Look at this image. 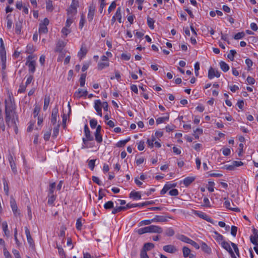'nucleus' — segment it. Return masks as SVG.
Listing matches in <instances>:
<instances>
[{
  "label": "nucleus",
  "instance_id": "f257e3e1",
  "mask_svg": "<svg viewBox=\"0 0 258 258\" xmlns=\"http://www.w3.org/2000/svg\"><path fill=\"white\" fill-rule=\"evenodd\" d=\"M162 232L163 230L161 227L154 225L140 228L137 230L138 233L140 235L146 233H161Z\"/></svg>",
  "mask_w": 258,
  "mask_h": 258
},
{
  "label": "nucleus",
  "instance_id": "f03ea898",
  "mask_svg": "<svg viewBox=\"0 0 258 258\" xmlns=\"http://www.w3.org/2000/svg\"><path fill=\"white\" fill-rule=\"evenodd\" d=\"M13 111V108L12 103H11V105H8L7 104V101L5 100V114H6V117L5 120L6 123L8 124V125H9L10 122L11 121L12 116H11V113Z\"/></svg>",
  "mask_w": 258,
  "mask_h": 258
},
{
  "label": "nucleus",
  "instance_id": "7ed1b4c3",
  "mask_svg": "<svg viewBox=\"0 0 258 258\" xmlns=\"http://www.w3.org/2000/svg\"><path fill=\"white\" fill-rule=\"evenodd\" d=\"M84 133L86 138L83 139V142L85 145H86L88 141H93L94 138L93 137L91 136V132L87 124H85L84 126Z\"/></svg>",
  "mask_w": 258,
  "mask_h": 258
},
{
  "label": "nucleus",
  "instance_id": "20e7f679",
  "mask_svg": "<svg viewBox=\"0 0 258 258\" xmlns=\"http://www.w3.org/2000/svg\"><path fill=\"white\" fill-rule=\"evenodd\" d=\"M78 5V2L72 3L71 5L68 10V17L71 16L73 18L74 16L77 14V7Z\"/></svg>",
  "mask_w": 258,
  "mask_h": 258
},
{
  "label": "nucleus",
  "instance_id": "39448f33",
  "mask_svg": "<svg viewBox=\"0 0 258 258\" xmlns=\"http://www.w3.org/2000/svg\"><path fill=\"white\" fill-rule=\"evenodd\" d=\"M66 44L67 41H63L62 40H59L54 49L55 52L62 53L63 49Z\"/></svg>",
  "mask_w": 258,
  "mask_h": 258
},
{
  "label": "nucleus",
  "instance_id": "423d86ee",
  "mask_svg": "<svg viewBox=\"0 0 258 258\" xmlns=\"http://www.w3.org/2000/svg\"><path fill=\"white\" fill-rule=\"evenodd\" d=\"M220 76V73L217 71L215 70L213 68L211 67L208 71V78L209 79H212L215 77L219 78Z\"/></svg>",
  "mask_w": 258,
  "mask_h": 258
},
{
  "label": "nucleus",
  "instance_id": "0eeeda50",
  "mask_svg": "<svg viewBox=\"0 0 258 258\" xmlns=\"http://www.w3.org/2000/svg\"><path fill=\"white\" fill-rule=\"evenodd\" d=\"M101 126L100 125H98L96 130L95 133V140L98 143H101L102 141V136L101 135Z\"/></svg>",
  "mask_w": 258,
  "mask_h": 258
},
{
  "label": "nucleus",
  "instance_id": "6e6552de",
  "mask_svg": "<svg viewBox=\"0 0 258 258\" xmlns=\"http://www.w3.org/2000/svg\"><path fill=\"white\" fill-rule=\"evenodd\" d=\"M101 102L100 100H96L94 103V108L97 112V114L100 116H102V108H101Z\"/></svg>",
  "mask_w": 258,
  "mask_h": 258
},
{
  "label": "nucleus",
  "instance_id": "1a4fd4ad",
  "mask_svg": "<svg viewBox=\"0 0 258 258\" xmlns=\"http://www.w3.org/2000/svg\"><path fill=\"white\" fill-rule=\"evenodd\" d=\"M57 113L58 108L55 107L53 109L51 113V122L53 125H56V124Z\"/></svg>",
  "mask_w": 258,
  "mask_h": 258
},
{
  "label": "nucleus",
  "instance_id": "9d476101",
  "mask_svg": "<svg viewBox=\"0 0 258 258\" xmlns=\"http://www.w3.org/2000/svg\"><path fill=\"white\" fill-rule=\"evenodd\" d=\"M183 255L184 257L195 258V256L190 253V249L186 246L182 248Z\"/></svg>",
  "mask_w": 258,
  "mask_h": 258
},
{
  "label": "nucleus",
  "instance_id": "9b49d317",
  "mask_svg": "<svg viewBox=\"0 0 258 258\" xmlns=\"http://www.w3.org/2000/svg\"><path fill=\"white\" fill-rule=\"evenodd\" d=\"M253 233L254 235L250 236V240L252 243L255 245H257L258 240V231L257 230L254 228L253 229Z\"/></svg>",
  "mask_w": 258,
  "mask_h": 258
},
{
  "label": "nucleus",
  "instance_id": "f8f14e48",
  "mask_svg": "<svg viewBox=\"0 0 258 258\" xmlns=\"http://www.w3.org/2000/svg\"><path fill=\"white\" fill-rule=\"evenodd\" d=\"M163 249L167 252L173 253L177 251L175 246L173 245H166L163 247Z\"/></svg>",
  "mask_w": 258,
  "mask_h": 258
},
{
  "label": "nucleus",
  "instance_id": "ddd939ff",
  "mask_svg": "<svg viewBox=\"0 0 258 258\" xmlns=\"http://www.w3.org/2000/svg\"><path fill=\"white\" fill-rule=\"evenodd\" d=\"M88 94V92L86 90L79 89L75 93V97L79 98L82 96H86Z\"/></svg>",
  "mask_w": 258,
  "mask_h": 258
},
{
  "label": "nucleus",
  "instance_id": "4468645a",
  "mask_svg": "<svg viewBox=\"0 0 258 258\" xmlns=\"http://www.w3.org/2000/svg\"><path fill=\"white\" fill-rule=\"evenodd\" d=\"M26 65L28 66L29 71L32 73L35 71L36 61H26Z\"/></svg>",
  "mask_w": 258,
  "mask_h": 258
},
{
  "label": "nucleus",
  "instance_id": "2eb2a0df",
  "mask_svg": "<svg viewBox=\"0 0 258 258\" xmlns=\"http://www.w3.org/2000/svg\"><path fill=\"white\" fill-rule=\"evenodd\" d=\"M201 249L204 252L208 254L211 253L212 249L211 247L209 246L205 242L201 241Z\"/></svg>",
  "mask_w": 258,
  "mask_h": 258
},
{
  "label": "nucleus",
  "instance_id": "dca6fc26",
  "mask_svg": "<svg viewBox=\"0 0 258 258\" xmlns=\"http://www.w3.org/2000/svg\"><path fill=\"white\" fill-rule=\"evenodd\" d=\"M73 18L71 16L68 17L66 22V27L63 28L61 32H67V31H69V30L68 28L70 27V25L73 23Z\"/></svg>",
  "mask_w": 258,
  "mask_h": 258
},
{
  "label": "nucleus",
  "instance_id": "f3484780",
  "mask_svg": "<svg viewBox=\"0 0 258 258\" xmlns=\"http://www.w3.org/2000/svg\"><path fill=\"white\" fill-rule=\"evenodd\" d=\"M224 205L225 206L226 208L229 209V210H231V211H234V212H239L240 211V209L238 208H232L231 207V203H230V202L227 200L225 201L224 202Z\"/></svg>",
  "mask_w": 258,
  "mask_h": 258
},
{
  "label": "nucleus",
  "instance_id": "a211bd4d",
  "mask_svg": "<svg viewBox=\"0 0 258 258\" xmlns=\"http://www.w3.org/2000/svg\"><path fill=\"white\" fill-rule=\"evenodd\" d=\"M153 222H164L167 221L166 217L162 216L156 215L153 219H152Z\"/></svg>",
  "mask_w": 258,
  "mask_h": 258
},
{
  "label": "nucleus",
  "instance_id": "6ab92c4d",
  "mask_svg": "<svg viewBox=\"0 0 258 258\" xmlns=\"http://www.w3.org/2000/svg\"><path fill=\"white\" fill-rule=\"evenodd\" d=\"M195 180V177H187L183 180V183L185 186H188Z\"/></svg>",
  "mask_w": 258,
  "mask_h": 258
},
{
  "label": "nucleus",
  "instance_id": "aec40b11",
  "mask_svg": "<svg viewBox=\"0 0 258 258\" xmlns=\"http://www.w3.org/2000/svg\"><path fill=\"white\" fill-rule=\"evenodd\" d=\"M87 52V49L86 47H84L83 45L80 49V50L78 53V55L81 59L84 57Z\"/></svg>",
  "mask_w": 258,
  "mask_h": 258
},
{
  "label": "nucleus",
  "instance_id": "412c9836",
  "mask_svg": "<svg viewBox=\"0 0 258 258\" xmlns=\"http://www.w3.org/2000/svg\"><path fill=\"white\" fill-rule=\"evenodd\" d=\"M154 247V244L153 243L148 242L144 244L142 250H145V251L147 252L148 251L153 249Z\"/></svg>",
  "mask_w": 258,
  "mask_h": 258
},
{
  "label": "nucleus",
  "instance_id": "4be33fe9",
  "mask_svg": "<svg viewBox=\"0 0 258 258\" xmlns=\"http://www.w3.org/2000/svg\"><path fill=\"white\" fill-rule=\"evenodd\" d=\"M133 198L135 200L141 199V194L140 192L132 191L130 192V198Z\"/></svg>",
  "mask_w": 258,
  "mask_h": 258
},
{
  "label": "nucleus",
  "instance_id": "5701e85b",
  "mask_svg": "<svg viewBox=\"0 0 258 258\" xmlns=\"http://www.w3.org/2000/svg\"><path fill=\"white\" fill-rule=\"evenodd\" d=\"M199 217L203 218L204 220H206L207 221L212 223L214 224L213 220L207 215L204 214V213H201L199 215Z\"/></svg>",
  "mask_w": 258,
  "mask_h": 258
},
{
  "label": "nucleus",
  "instance_id": "b1692460",
  "mask_svg": "<svg viewBox=\"0 0 258 258\" xmlns=\"http://www.w3.org/2000/svg\"><path fill=\"white\" fill-rule=\"evenodd\" d=\"M2 226H3V231L5 233V235L6 236H8L9 235L10 232L8 229V226L7 222L6 221H4L2 223Z\"/></svg>",
  "mask_w": 258,
  "mask_h": 258
},
{
  "label": "nucleus",
  "instance_id": "393cba45",
  "mask_svg": "<svg viewBox=\"0 0 258 258\" xmlns=\"http://www.w3.org/2000/svg\"><path fill=\"white\" fill-rule=\"evenodd\" d=\"M220 66L221 69L224 72H227L229 69V66L223 61H221L220 62Z\"/></svg>",
  "mask_w": 258,
  "mask_h": 258
},
{
  "label": "nucleus",
  "instance_id": "a878e982",
  "mask_svg": "<svg viewBox=\"0 0 258 258\" xmlns=\"http://www.w3.org/2000/svg\"><path fill=\"white\" fill-rule=\"evenodd\" d=\"M214 233L215 234L214 237L217 242H220L223 240L224 237L217 231H214Z\"/></svg>",
  "mask_w": 258,
  "mask_h": 258
},
{
  "label": "nucleus",
  "instance_id": "bb28decb",
  "mask_svg": "<svg viewBox=\"0 0 258 258\" xmlns=\"http://www.w3.org/2000/svg\"><path fill=\"white\" fill-rule=\"evenodd\" d=\"M178 239L180 240L181 241L184 242L185 243L190 244L191 241V239L189 238L188 237H186V236L184 235H181L179 236Z\"/></svg>",
  "mask_w": 258,
  "mask_h": 258
},
{
  "label": "nucleus",
  "instance_id": "cd10ccee",
  "mask_svg": "<svg viewBox=\"0 0 258 258\" xmlns=\"http://www.w3.org/2000/svg\"><path fill=\"white\" fill-rule=\"evenodd\" d=\"M11 206L12 209L13 211L15 213L17 210V206L16 202L15 200V199L13 198H11V201H10Z\"/></svg>",
  "mask_w": 258,
  "mask_h": 258
},
{
  "label": "nucleus",
  "instance_id": "c85d7f7f",
  "mask_svg": "<svg viewBox=\"0 0 258 258\" xmlns=\"http://www.w3.org/2000/svg\"><path fill=\"white\" fill-rule=\"evenodd\" d=\"M50 100V98L49 96H45V97L44 98V106H43V110H46V109H47V108L49 106V104Z\"/></svg>",
  "mask_w": 258,
  "mask_h": 258
},
{
  "label": "nucleus",
  "instance_id": "c756f323",
  "mask_svg": "<svg viewBox=\"0 0 258 258\" xmlns=\"http://www.w3.org/2000/svg\"><path fill=\"white\" fill-rule=\"evenodd\" d=\"M128 141H129V138H127L124 140L120 141L116 144V146L117 147H124Z\"/></svg>",
  "mask_w": 258,
  "mask_h": 258
},
{
  "label": "nucleus",
  "instance_id": "7c9ffc66",
  "mask_svg": "<svg viewBox=\"0 0 258 258\" xmlns=\"http://www.w3.org/2000/svg\"><path fill=\"white\" fill-rule=\"evenodd\" d=\"M168 119H169V115L167 116H164V117H158L156 119V123L157 124H159L162 122H164L165 121L168 120Z\"/></svg>",
  "mask_w": 258,
  "mask_h": 258
},
{
  "label": "nucleus",
  "instance_id": "2f4dec72",
  "mask_svg": "<svg viewBox=\"0 0 258 258\" xmlns=\"http://www.w3.org/2000/svg\"><path fill=\"white\" fill-rule=\"evenodd\" d=\"M22 27V22L20 21L16 22L15 24V30L17 32H20Z\"/></svg>",
  "mask_w": 258,
  "mask_h": 258
},
{
  "label": "nucleus",
  "instance_id": "473e14b6",
  "mask_svg": "<svg viewBox=\"0 0 258 258\" xmlns=\"http://www.w3.org/2000/svg\"><path fill=\"white\" fill-rule=\"evenodd\" d=\"M236 54V51L235 50H230L229 53L228 54L227 57L233 61L234 60V55Z\"/></svg>",
  "mask_w": 258,
  "mask_h": 258
},
{
  "label": "nucleus",
  "instance_id": "72a5a7b5",
  "mask_svg": "<svg viewBox=\"0 0 258 258\" xmlns=\"http://www.w3.org/2000/svg\"><path fill=\"white\" fill-rule=\"evenodd\" d=\"M109 66V62H99L98 64V68L100 70H102L104 68L108 67Z\"/></svg>",
  "mask_w": 258,
  "mask_h": 258
},
{
  "label": "nucleus",
  "instance_id": "f704fd0d",
  "mask_svg": "<svg viewBox=\"0 0 258 258\" xmlns=\"http://www.w3.org/2000/svg\"><path fill=\"white\" fill-rule=\"evenodd\" d=\"M59 124L57 123L53 128L52 137L56 138L59 133Z\"/></svg>",
  "mask_w": 258,
  "mask_h": 258
},
{
  "label": "nucleus",
  "instance_id": "c9c22d12",
  "mask_svg": "<svg viewBox=\"0 0 258 258\" xmlns=\"http://www.w3.org/2000/svg\"><path fill=\"white\" fill-rule=\"evenodd\" d=\"M114 204L112 201H108L104 205V207L105 209H110L113 208Z\"/></svg>",
  "mask_w": 258,
  "mask_h": 258
},
{
  "label": "nucleus",
  "instance_id": "e433bc0d",
  "mask_svg": "<svg viewBox=\"0 0 258 258\" xmlns=\"http://www.w3.org/2000/svg\"><path fill=\"white\" fill-rule=\"evenodd\" d=\"M55 200V197L53 194L48 195V200L47 203L48 205H52Z\"/></svg>",
  "mask_w": 258,
  "mask_h": 258
},
{
  "label": "nucleus",
  "instance_id": "4c0bfd02",
  "mask_svg": "<svg viewBox=\"0 0 258 258\" xmlns=\"http://www.w3.org/2000/svg\"><path fill=\"white\" fill-rule=\"evenodd\" d=\"M174 233V231L172 228H168L165 231V235L168 236H172Z\"/></svg>",
  "mask_w": 258,
  "mask_h": 258
},
{
  "label": "nucleus",
  "instance_id": "58836bf2",
  "mask_svg": "<svg viewBox=\"0 0 258 258\" xmlns=\"http://www.w3.org/2000/svg\"><path fill=\"white\" fill-rule=\"evenodd\" d=\"M86 77V74H83L81 75L80 78V83L81 87H83L85 84V79Z\"/></svg>",
  "mask_w": 258,
  "mask_h": 258
},
{
  "label": "nucleus",
  "instance_id": "ea45409f",
  "mask_svg": "<svg viewBox=\"0 0 258 258\" xmlns=\"http://www.w3.org/2000/svg\"><path fill=\"white\" fill-rule=\"evenodd\" d=\"M35 51L34 47L32 45L28 44L26 47V52L27 53L31 54Z\"/></svg>",
  "mask_w": 258,
  "mask_h": 258
},
{
  "label": "nucleus",
  "instance_id": "a19ab883",
  "mask_svg": "<svg viewBox=\"0 0 258 258\" xmlns=\"http://www.w3.org/2000/svg\"><path fill=\"white\" fill-rule=\"evenodd\" d=\"M4 188L6 194L8 196L9 195V186L8 182L5 178L3 179Z\"/></svg>",
  "mask_w": 258,
  "mask_h": 258
},
{
  "label": "nucleus",
  "instance_id": "79ce46f5",
  "mask_svg": "<svg viewBox=\"0 0 258 258\" xmlns=\"http://www.w3.org/2000/svg\"><path fill=\"white\" fill-rule=\"evenodd\" d=\"M147 23H148V26L151 29H153L154 28V20L151 18L148 17L147 19Z\"/></svg>",
  "mask_w": 258,
  "mask_h": 258
},
{
  "label": "nucleus",
  "instance_id": "37998d69",
  "mask_svg": "<svg viewBox=\"0 0 258 258\" xmlns=\"http://www.w3.org/2000/svg\"><path fill=\"white\" fill-rule=\"evenodd\" d=\"M155 141V138L154 136H152V139L147 140V143L149 147L153 148L154 146V142Z\"/></svg>",
  "mask_w": 258,
  "mask_h": 258
},
{
  "label": "nucleus",
  "instance_id": "c03bdc74",
  "mask_svg": "<svg viewBox=\"0 0 258 258\" xmlns=\"http://www.w3.org/2000/svg\"><path fill=\"white\" fill-rule=\"evenodd\" d=\"M82 219L81 218H79L77 220L76 222V228L80 230L81 229L82 223Z\"/></svg>",
  "mask_w": 258,
  "mask_h": 258
},
{
  "label": "nucleus",
  "instance_id": "a18cd8bd",
  "mask_svg": "<svg viewBox=\"0 0 258 258\" xmlns=\"http://www.w3.org/2000/svg\"><path fill=\"white\" fill-rule=\"evenodd\" d=\"M115 16L116 17L117 19L119 20V22H121V8L118 7L117 9V11L116 12Z\"/></svg>",
  "mask_w": 258,
  "mask_h": 258
},
{
  "label": "nucleus",
  "instance_id": "49530a36",
  "mask_svg": "<svg viewBox=\"0 0 258 258\" xmlns=\"http://www.w3.org/2000/svg\"><path fill=\"white\" fill-rule=\"evenodd\" d=\"M46 9L49 11H51L53 10V6L52 1L48 0L46 1Z\"/></svg>",
  "mask_w": 258,
  "mask_h": 258
},
{
  "label": "nucleus",
  "instance_id": "de8ad7c7",
  "mask_svg": "<svg viewBox=\"0 0 258 258\" xmlns=\"http://www.w3.org/2000/svg\"><path fill=\"white\" fill-rule=\"evenodd\" d=\"M66 230V228L64 226H62L60 227V233L59 234V236L63 238V239L65 236V231Z\"/></svg>",
  "mask_w": 258,
  "mask_h": 258
},
{
  "label": "nucleus",
  "instance_id": "09e8293b",
  "mask_svg": "<svg viewBox=\"0 0 258 258\" xmlns=\"http://www.w3.org/2000/svg\"><path fill=\"white\" fill-rule=\"evenodd\" d=\"M221 246L225 250H228V249H230V247H231L229 243L225 241H223L221 242Z\"/></svg>",
  "mask_w": 258,
  "mask_h": 258
},
{
  "label": "nucleus",
  "instance_id": "8fccbe9b",
  "mask_svg": "<svg viewBox=\"0 0 258 258\" xmlns=\"http://www.w3.org/2000/svg\"><path fill=\"white\" fill-rule=\"evenodd\" d=\"M214 185L215 183L213 181H209L207 188L210 192H213L214 191Z\"/></svg>",
  "mask_w": 258,
  "mask_h": 258
},
{
  "label": "nucleus",
  "instance_id": "3c124183",
  "mask_svg": "<svg viewBox=\"0 0 258 258\" xmlns=\"http://www.w3.org/2000/svg\"><path fill=\"white\" fill-rule=\"evenodd\" d=\"M48 31L46 26L45 25L40 24L39 32H47Z\"/></svg>",
  "mask_w": 258,
  "mask_h": 258
},
{
  "label": "nucleus",
  "instance_id": "603ef678",
  "mask_svg": "<svg viewBox=\"0 0 258 258\" xmlns=\"http://www.w3.org/2000/svg\"><path fill=\"white\" fill-rule=\"evenodd\" d=\"M27 241L29 244H30V246H31L32 248L34 247V240L31 237V236H29L27 237Z\"/></svg>",
  "mask_w": 258,
  "mask_h": 258
},
{
  "label": "nucleus",
  "instance_id": "864d4df0",
  "mask_svg": "<svg viewBox=\"0 0 258 258\" xmlns=\"http://www.w3.org/2000/svg\"><path fill=\"white\" fill-rule=\"evenodd\" d=\"M219 35H220V33H218ZM221 39L223 40L224 41H225L227 42L228 44H230V42L229 41V38L228 36V34H223V33H220Z\"/></svg>",
  "mask_w": 258,
  "mask_h": 258
},
{
  "label": "nucleus",
  "instance_id": "5fc2aeb1",
  "mask_svg": "<svg viewBox=\"0 0 258 258\" xmlns=\"http://www.w3.org/2000/svg\"><path fill=\"white\" fill-rule=\"evenodd\" d=\"M96 160L92 159L90 160L88 162L89 167L90 168L91 170H93L95 167V162Z\"/></svg>",
  "mask_w": 258,
  "mask_h": 258
},
{
  "label": "nucleus",
  "instance_id": "6e6d98bb",
  "mask_svg": "<svg viewBox=\"0 0 258 258\" xmlns=\"http://www.w3.org/2000/svg\"><path fill=\"white\" fill-rule=\"evenodd\" d=\"M127 208H129V204H127L125 207L124 206H119L116 207L115 208L117 210V213L120 212L121 211L126 210Z\"/></svg>",
  "mask_w": 258,
  "mask_h": 258
},
{
  "label": "nucleus",
  "instance_id": "4d7b16f0",
  "mask_svg": "<svg viewBox=\"0 0 258 258\" xmlns=\"http://www.w3.org/2000/svg\"><path fill=\"white\" fill-rule=\"evenodd\" d=\"M97 121L95 119H91L90 120V124L92 128H95L96 127Z\"/></svg>",
  "mask_w": 258,
  "mask_h": 258
},
{
  "label": "nucleus",
  "instance_id": "13d9d810",
  "mask_svg": "<svg viewBox=\"0 0 258 258\" xmlns=\"http://www.w3.org/2000/svg\"><path fill=\"white\" fill-rule=\"evenodd\" d=\"M55 187V183L54 182L52 183L49 185V194H53L54 189Z\"/></svg>",
  "mask_w": 258,
  "mask_h": 258
},
{
  "label": "nucleus",
  "instance_id": "bf43d9fd",
  "mask_svg": "<svg viewBox=\"0 0 258 258\" xmlns=\"http://www.w3.org/2000/svg\"><path fill=\"white\" fill-rule=\"evenodd\" d=\"M237 227H236L235 226H232L231 229V234L233 236H234V237L236 236V235L237 233Z\"/></svg>",
  "mask_w": 258,
  "mask_h": 258
},
{
  "label": "nucleus",
  "instance_id": "052dcab7",
  "mask_svg": "<svg viewBox=\"0 0 258 258\" xmlns=\"http://www.w3.org/2000/svg\"><path fill=\"white\" fill-rule=\"evenodd\" d=\"M243 164V163L241 161H234L232 162V165L233 166L234 170L235 169V168L236 167H239L240 166L242 165Z\"/></svg>",
  "mask_w": 258,
  "mask_h": 258
},
{
  "label": "nucleus",
  "instance_id": "680f3d73",
  "mask_svg": "<svg viewBox=\"0 0 258 258\" xmlns=\"http://www.w3.org/2000/svg\"><path fill=\"white\" fill-rule=\"evenodd\" d=\"M92 180L94 182L96 183L98 185H101L102 184L101 181L100 180L99 178L96 176H93Z\"/></svg>",
  "mask_w": 258,
  "mask_h": 258
},
{
  "label": "nucleus",
  "instance_id": "e2e57ef3",
  "mask_svg": "<svg viewBox=\"0 0 258 258\" xmlns=\"http://www.w3.org/2000/svg\"><path fill=\"white\" fill-rule=\"evenodd\" d=\"M221 169H227L229 170H234L233 165H224L223 166L221 167Z\"/></svg>",
  "mask_w": 258,
  "mask_h": 258
},
{
  "label": "nucleus",
  "instance_id": "0e129e2a",
  "mask_svg": "<svg viewBox=\"0 0 258 258\" xmlns=\"http://www.w3.org/2000/svg\"><path fill=\"white\" fill-rule=\"evenodd\" d=\"M169 194L170 196H176L178 195V191L177 189H172L169 191Z\"/></svg>",
  "mask_w": 258,
  "mask_h": 258
},
{
  "label": "nucleus",
  "instance_id": "69168bd1",
  "mask_svg": "<svg viewBox=\"0 0 258 258\" xmlns=\"http://www.w3.org/2000/svg\"><path fill=\"white\" fill-rule=\"evenodd\" d=\"M246 81L249 85L254 84L255 83V80L252 77L248 76Z\"/></svg>",
  "mask_w": 258,
  "mask_h": 258
},
{
  "label": "nucleus",
  "instance_id": "338daca9",
  "mask_svg": "<svg viewBox=\"0 0 258 258\" xmlns=\"http://www.w3.org/2000/svg\"><path fill=\"white\" fill-rule=\"evenodd\" d=\"M245 36V33H236L233 38L235 39H240L244 37Z\"/></svg>",
  "mask_w": 258,
  "mask_h": 258
},
{
  "label": "nucleus",
  "instance_id": "774afa93",
  "mask_svg": "<svg viewBox=\"0 0 258 258\" xmlns=\"http://www.w3.org/2000/svg\"><path fill=\"white\" fill-rule=\"evenodd\" d=\"M140 257L141 258H149L148 255L147 254V252L145 251V250H142L140 253Z\"/></svg>",
  "mask_w": 258,
  "mask_h": 258
}]
</instances>
